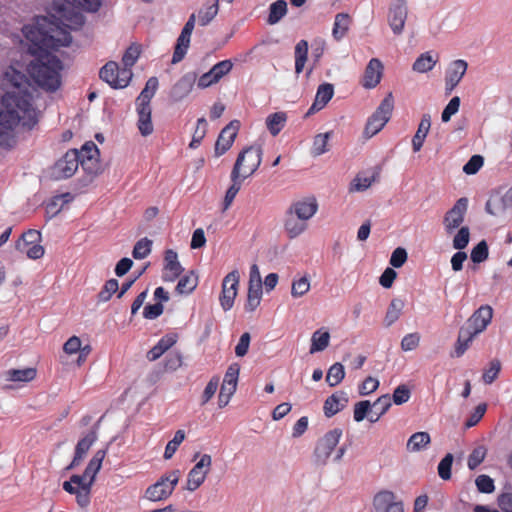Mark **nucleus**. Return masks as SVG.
<instances>
[{
  "mask_svg": "<svg viewBox=\"0 0 512 512\" xmlns=\"http://www.w3.org/2000/svg\"><path fill=\"white\" fill-rule=\"evenodd\" d=\"M72 42L70 26L55 16H34V84L53 93L62 84L63 62L56 55Z\"/></svg>",
  "mask_w": 512,
  "mask_h": 512,
  "instance_id": "1",
  "label": "nucleus"
},
{
  "mask_svg": "<svg viewBox=\"0 0 512 512\" xmlns=\"http://www.w3.org/2000/svg\"><path fill=\"white\" fill-rule=\"evenodd\" d=\"M26 72L10 66L4 74L3 84L11 90L0 95V147L11 148L15 143L14 128L27 115L30 118L32 94V60L26 62Z\"/></svg>",
  "mask_w": 512,
  "mask_h": 512,
  "instance_id": "2",
  "label": "nucleus"
},
{
  "mask_svg": "<svg viewBox=\"0 0 512 512\" xmlns=\"http://www.w3.org/2000/svg\"><path fill=\"white\" fill-rule=\"evenodd\" d=\"M100 152L93 141L84 143L80 150L69 149L53 165L46 169V175L51 180H64L71 178L79 166L91 182L102 172L100 163Z\"/></svg>",
  "mask_w": 512,
  "mask_h": 512,
  "instance_id": "3",
  "label": "nucleus"
},
{
  "mask_svg": "<svg viewBox=\"0 0 512 512\" xmlns=\"http://www.w3.org/2000/svg\"><path fill=\"white\" fill-rule=\"evenodd\" d=\"M262 154L260 146H249L243 149L235 161L230 178L245 180L251 177L262 162Z\"/></svg>",
  "mask_w": 512,
  "mask_h": 512,
  "instance_id": "4",
  "label": "nucleus"
},
{
  "mask_svg": "<svg viewBox=\"0 0 512 512\" xmlns=\"http://www.w3.org/2000/svg\"><path fill=\"white\" fill-rule=\"evenodd\" d=\"M181 478V471L173 469L164 473L154 484L147 487L145 498L158 502L168 499L175 490Z\"/></svg>",
  "mask_w": 512,
  "mask_h": 512,
  "instance_id": "5",
  "label": "nucleus"
},
{
  "mask_svg": "<svg viewBox=\"0 0 512 512\" xmlns=\"http://www.w3.org/2000/svg\"><path fill=\"white\" fill-rule=\"evenodd\" d=\"M394 109V98L388 93L377 107L376 111L368 118L364 129V136L371 138L380 132L391 118Z\"/></svg>",
  "mask_w": 512,
  "mask_h": 512,
  "instance_id": "6",
  "label": "nucleus"
},
{
  "mask_svg": "<svg viewBox=\"0 0 512 512\" xmlns=\"http://www.w3.org/2000/svg\"><path fill=\"white\" fill-rule=\"evenodd\" d=\"M133 73L130 69L120 68L115 61L107 62L99 71L101 80L114 89H122L129 85Z\"/></svg>",
  "mask_w": 512,
  "mask_h": 512,
  "instance_id": "7",
  "label": "nucleus"
},
{
  "mask_svg": "<svg viewBox=\"0 0 512 512\" xmlns=\"http://www.w3.org/2000/svg\"><path fill=\"white\" fill-rule=\"evenodd\" d=\"M342 436V430L335 428L328 431L319 441L314 450L315 462L319 465H325L337 446Z\"/></svg>",
  "mask_w": 512,
  "mask_h": 512,
  "instance_id": "8",
  "label": "nucleus"
},
{
  "mask_svg": "<svg viewBox=\"0 0 512 512\" xmlns=\"http://www.w3.org/2000/svg\"><path fill=\"white\" fill-rule=\"evenodd\" d=\"M468 209V199L459 198L453 207L449 209L443 217V226L447 234L453 233L457 228L461 227L464 222Z\"/></svg>",
  "mask_w": 512,
  "mask_h": 512,
  "instance_id": "9",
  "label": "nucleus"
},
{
  "mask_svg": "<svg viewBox=\"0 0 512 512\" xmlns=\"http://www.w3.org/2000/svg\"><path fill=\"white\" fill-rule=\"evenodd\" d=\"M240 275L237 270L228 273L222 281V291L219 297L221 307L228 311L233 307L238 293Z\"/></svg>",
  "mask_w": 512,
  "mask_h": 512,
  "instance_id": "10",
  "label": "nucleus"
},
{
  "mask_svg": "<svg viewBox=\"0 0 512 512\" xmlns=\"http://www.w3.org/2000/svg\"><path fill=\"white\" fill-rule=\"evenodd\" d=\"M407 15V0H393L388 10V24L395 35L403 32Z\"/></svg>",
  "mask_w": 512,
  "mask_h": 512,
  "instance_id": "11",
  "label": "nucleus"
},
{
  "mask_svg": "<svg viewBox=\"0 0 512 512\" xmlns=\"http://www.w3.org/2000/svg\"><path fill=\"white\" fill-rule=\"evenodd\" d=\"M196 15L192 13L188 21L185 23L174 48V53L172 56V63L176 64L182 61L188 51L190 46V38L195 27Z\"/></svg>",
  "mask_w": 512,
  "mask_h": 512,
  "instance_id": "12",
  "label": "nucleus"
},
{
  "mask_svg": "<svg viewBox=\"0 0 512 512\" xmlns=\"http://www.w3.org/2000/svg\"><path fill=\"white\" fill-rule=\"evenodd\" d=\"M372 505L376 512H404L403 503L396 501L395 494L389 490L376 493Z\"/></svg>",
  "mask_w": 512,
  "mask_h": 512,
  "instance_id": "13",
  "label": "nucleus"
},
{
  "mask_svg": "<svg viewBox=\"0 0 512 512\" xmlns=\"http://www.w3.org/2000/svg\"><path fill=\"white\" fill-rule=\"evenodd\" d=\"M493 317V309L489 305L480 306L468 319L464 328L469 329L475 335L483 332Z\"/></svg>",
  "mask_w": 512,
  "mask_h": 512,
  "instance_id": "14",
  "label": "nucleus"
},
{
  "mask_svg": "<svg viewBox=\"0 0 512 512\" xmlns=\"http://www.w3.org/2000/svg\"><path fill=\"white\" fill-rule=\"evenodd\" d=\"M240 128L239 120H232L220 132L215 144V154L221 156L232 146Z\"/></svg>",
  "mask_w": 512,
  "mask_h": 512,
  "instance_id": "15",
  "label": "nucleus"
},
{
  "mask_svg": "<svg viewBox=\"0 0 512 512\" xmlns=\"http://www.w3.org/2000/svg\"><path fill=\"white\" fill-rule=\"evenodd\" d=\"M468 64L465 60L458 59L450 63L445 75L446 94H450L460 83L467 71Z\"/></svg>",
  "mask_w": 512,
  "mask_h": 512,
  "instance_id": "16",
  "label": "nucleus"
},
{
  "mask_svg": "<svg viewBox=\"0 0 512 512\" xmlns=\"http://www.w3.org/2000/svg\"><path fill=\"white\" fill-rule=\"evenodd\" d=\"M197 80V74L195 72H188L184 74L178 81L172 86L170 91V98L174 102H179L187 97L193 89V86Z\"/></svg>",
  "mask_w": 512,
  "mask_h": 512,
  "instance_id": "17",
  "label": "nucleus"
},
{
  "mask_svg": "<svg viewBox=\"0 0 512 512\" xmlns=\"http://www.w3.org/2000/svg\"><path fill=\"white\" fill-rule=\"evenodd\" d=\"M183 272V268L178 261V254L168 249L164 256L163 280L165 282H174Z\"/></svg>",
  "mask_w": 512,
  "mask_h": 512,
  "instance_id": "18",
  "label": "nucleus"
},
{
  "mask_svg": "<svg viewBox=\"0 0 512 512\" xmlns=\"http://www.w3.org/2000/svg\"><path fill=\"white\" fill-rule=\"evenodd\" d=\"M383 65L377 58H372L365 68L363 76V87L367 89L375 88L381 81Z\"/></svg>",
  "mask_w": 512,
  "mask_h": 512,
  "instance_id": "19",
  "label": "nucleus"
},
{
  "mask_svg": "<svg viewBox=\"0 0 512 512\" xmlns=\"http://www.w3.org/2000/svg\"><path fill=\"white\" fill-rule=\"evenodd\" d=\"M97 440V433L95 431H90L83 438H81L75 447V453L71 464L68 466V469L74 468L78 466L81 461L84 459L85 455L91 448V446Z\"/></svg>",
  "mask_w": 512,
  "mask_h": 512,
  "instance_id": "20",
  "label": "nucleus"
},
{
  "mask_svg": "<svg viewBox=\"0 0 512 512\" xmlns=\"http://www.w3.org/2000/svg\"><path fill=\"white\" fill-rule=\"evenodd\" d=\"M348 403L347 394L343 391H338L329 396L323 406L324 414L330 418L343 410Z\"/></svg>",
  "mask_w": 512,
  "mask_h": 512,
  "instance_id": "21",
  "label": "nucleus"
},
{
  "mask_svg": "<svg viewBox=\"0 0 512 512\" xmlns=\"http://www.w3.org/2000/svg\"><path fill=\"white\" fill-rule=\"evenodd\" d=\"M334 95V87L330 83L319 85L313 104L309 108L307 114H313L323 109Z\"/></svg>",
  "mask_w": 512,
  "mask_h": 512,
  "instance_id": "22",
  "label": "nucleus"
},
{
  "mask_svg": "<svg viewBox=\"0 0 512 512\" xmlns=\"http://www.w3.org/2000/svg\"><path fill=\"white\" fill-rule=\"evenodd\" d=\"M136 111L138 115L137 127L141 135L149 136L154 130L151 120V105L136 104Z\"/></svg>",
  "mask_w": 512,
  "mask_h": 512,
  "instance_id": "23",
  "label": "nucleus"
},
{
  "mask_svg": "<svg viewBox=\"0 0 512 512\" xmlns=\"http://www.w3.org/2000/svg\"><path fill=\"white\" fill-rule=\"evenodd\" d=\"M12 41L19 46L22 54L32 56V25H24L20 33L12 35Z\"/></svg>",
  "mask_w": 512,
  "mask_h": 512,
  "instance_id": "24",
  "label": "nucleus"
},
{
  "mask_svg": "<svg viewBox=\"0 0 512 512\" xmlns=\"http://www.w3.org/2000/svg\"><path fill=\"white\" fill-rule=\"evenodd\" d=\"M317 208L316 200L311 198L294 203L291 212H293L299 220L306 221L316 213Z\"/></svg>",
  "mask_w": 512,
  "mask_h": 512,
  "instance_id": "25",
  "label": "nucleus"
},
{
  "mask_svg": "<svg viewBox=\"0 0 512 512\" xmlns=\"http://www.w3.org/2000/svg\"><path fill=\"white\" fill-rule=\"evenodd\" d=\"M177 342L176 334H167L163 336L155 346L147 352V359L155 361L160 358L168 349Z\"/></svg>",
  "mask_w": 512,
  "mask_h": 512,
  "instance_id": "26",
  "label": "nucleus"
},
{
  "mask_svg": "<svg viewBox=\"0 0 512 512\" xmlns=\"http://www.w3.org/2000/svg\"><path fill=\"white\" fill-rule=\"evenodd\" d=\"M431 127V117L429 114H424L418 125V129L412 138V148L414 152H419L424 144V141L429 133Z\"/></svg>",
  "mask_w": 512,
  "mask_h": 512,
  "instance_id": "27",
  "label": "nucleus"
},
{
  "mask_svg": "<svg viewBox=\"0 0 512 512\" xmlns=\"http://www.w3.org/2000/svg\"><path fill=\"white\" fill-rule=\"evenodd\" d=\"M219 1L211 0L204 4L203 8L198 11V20L201 26L208 25L218 14Z\"/></svg>",
  "mask_w": 512,
  "mask_h": 512,
  "instance_id": "28",
  "label": "nucleus"
},
{
  "mask_svg": "<svg viewBox=\"0 0 512 512\" xmlns=\"http://www.w3.org/2000/svg\"><path fill=\"white\" fill-rule=\"evenodd\" d=\"M351 23V18L346 13H338L335 16V21L332 29L333 38L340 41L348 32Z\"/></svg>",
  "mask_w": 512,
  "mask_h": 512,
  "instance_id": "29",
  "label": "nucleus"
},
{
  "mask_svg": "<svg viewBox=\"0 0 512 512\" xmlns=\"http://www.w3.org/2000/svg\"><path fill=\"white\" fill-rule=\"evenodd\" d=\"M288 11L287 2L285 0H277L270 4L269 14L266 22L269 25L277 24Z\"/></svg>",
  "mask_w": 512,
  "mask_h": 512,
  "instance_id": "30",
  "label": "nucleus"
},
{
  "mask_svg": "<svg viewBox=\"0 0 512 512\" xmlns=\"http://www.w3.org/2000/svg\"><path fill=\"white\" fill-rule=\"evenodd\" d=\"M286 122L287 115L285 112H275L266 118L267 129L273 136H277L281 132Z\"/></svg>",
  "mask_w": 512,
  "mask_h": 512,
  "instance_id": "31",
  "label": "nucleus"
},
{
  "mask_svg": "<svg viewBox=\"0 0 512 512\" xmlns=\"http://www.w3.org/2000/svg\"><path fill=\"white\" fill-rule=\"evenodd\" d=\"M329 341L330 334L327 330L322 328L315 331L311 337L310 353L313 354L325 350L329 345Z\"/></svg>",
  "mask_w": 512,
  "mask_h": 512,
  "instance_id": "32",
  "label": "nucleus"
},
{
  "mask_svg": "<svg viewBox=\"0 0 512 512\" xmlns=\"http://www.w3.org/2000/svg\"><path fill=\"white\" fill-rule=\"evenodd\" d=\"M158 79L157 77H150L146 84L144 89L141 91L139 96L136 99V104H144V105H150L151 99L154 97L157 89H158Z\"/></svg>",
  "mask_w": 512,
  "mask_h": 512,
  "instance_id": "33",
  "label": "nucleus"
},
{
  "mask_svg": "<svg viewBox=\"0 0 512 512\" xmlns=\"http://www.w3.org/2000/svg\"><path fill=\"white\" fill-rule=\"evenodd\" d=\"M476 335L470 332L469 329L461 328L459 331L458 339L455 345V356H462L469 348L470 343Z\"/></svg>",
  "mask_w": 512,
  "mask_h": 512,
  "instance_id": "34",
  "label": "nucleus"
},
{
  "mask_svg": "<svg viewBox=\"0 0 512 512\" xmlns=\"http://www.w3.org/2000/svg\"><path fill=\"white\" fill-rule=\"evenodd\" d=\"M295 72L300 74L305 66L308 55V42L300 40L295 46Z\"/></svg>",
  "mask_w": 512,
  "mask_h": 512,
  "instance_id": "35",
  "label": "nucleus"
},
{
  "mask_svg": "<svg viewBox=\"0 0 512 512\" xmlns=\"http://www.w3.org/2000/svg\"><path fill=\"white\" fill-rule=\"evenodd\" d=\"M430 441V435L427 432H416L410 436L406 447L408 451L416 452L426 447Z\"/></svg>",
  "mask_w": 512,
  "mask_h": 512,
  "instance_id": "36",
  "label": "nucleus"
},
{
  "mask_svg": "<svg viewBox=\"0 0 512 512\" xmlns=\"http://www.w3.org/2000/svg\"><path fill=\"white\" fill-rule=\"evenodd\" d=\"M403 308L404 302L399 298H395L390 302L384 319L387 327L391 326L399 319Z\"/></svg>",
  "mask_w": 512,
  "mask_h": 512,
  "instance_id": "37",
  "label": "nucleus"
},
{
  "mask_svg": "<svg viewBox=\"0 0 512 512\" xmlns=\"http://www.w3.org/2000/svg\"><path fill=\"white\" fill-rule=\"evenodd\" d=\"M437 58H433L430 52L422 53L414 62L413 70L419 73H425L434 68Z\"/></svg>",
  "mask_w": 512,
  "mask_h": 512,
  "instance_id": "38",
  "label": "nucleus"
},
{
  "mask_svg": "<svg viewBox=\"0 0 512 512\" xmlns=\"http://www.w3.org/2000/svg\"><path fill=\"white\" fill-rule=\"evenodd\" d=\"M197 285L198 277L191 271L180 278L176 286V291L180 294H189L194 291Z\"/></svg>",
  "mask_w": 512,
  "mask_h": 512,
  "instance_id": "39",
  "label": "nucleus"
},
{
  "mask_svg": "<svg viewBox=\"0 0 512 512\" xmlns=\"http://www.w3.org/2000/svg\"><path fill=\"white\" fill-rule=\"evenodd\" d=\"M71 200L72 195L70 193L56 195L47 202L46 212L51 215H56L61 211L63 205L70 202Z\"/></svg>",
  "mask_w": 512,
  "mask_h": 512,
  "instance_id": "40",
  "label": "nucleus"
},
{
  "mask_svg": "<svg viewBox=\"0 0 512 512\" xmlns=\"http://www.w3.org/2000/svg\"><path fill=\"white\" fill-rule=\"evenodd\" d=\"M332 135V132H326V133H320L317 134L313 139V146H312V155L313 156H320L324 153H326L328 148V141Z\"/></svg>",
  "mask_w": 512,
  "mask_h": 512,
  "instance_id": "41",
  "label": "nucleus"
},
{
  "mask_svg": "<svg viewBox=\"0 0 512 512\" xmlns=\"http://www.w3.org/2000/svg\"><path fill=\"white\" fill-rule=\"evenodd\" d=\"M345 377L344 367L341 363L333 364L326 375V382L330 387H335L342 382Z\"/></svg>",
  "mask_w": 512,
  "mask_h": 512,
  "instance_id": "42",
  "label": "nucleus"
},
{
  "mask_svg": "<svg viewBox=\"0 0 512 512\" xmlns=\"http://www.w3.org/2000/svg\"><path fill=\"white\" fill-rule=\"evenodd\" d=\"M32 229L23 232L20 239L16 242V250L24 253L27 258L32 259Z\"/></svg>",
  "mask_w": 512,
  "mask_h": 512,
  "instance_id": "43",
  "label": "nucleus"
},
{
  "mask_svg": "<svg viewBox=\"0 0 512 512\" xmlns=\"http://www.w3.org/2000/svg\"><path fill=\"white\" fill-rule=\"evenodd\" d=\"M185 432L183 430H177L172 440H170L164 451V459L168 460L173 457L180 444L185 440Z\"/></svg>",
  "mask_w": 512,
  "mask_h": 512,
  "instance_id": "44",
  "label": "nucleus"
},
{
  "mask_svg": "<svg viewBox=\"0 0 512 512\" xmlns=\"http://www.w3.org/2000/svg\"><path fill=\"white\" fill-rule=\"evenodd\" d=\"M306 227L305 221L299 220L298 218L296 219L293 216L289 217L285 222V229L290 238L299 236Z\"/></svg>",
  "mask_w": 512,
  "mask_h": 512,
  "instance_id": "45",
  "label": "nucleus"
},
{
  "mask_svg": "<svg viewBox=\"0 0 512 512\" xmlns=\"http://www.w3.org/2000/svg\"><path fill=\"white\" fill-rule=\"evenodd\" d=\"M262 298V288L248 287L247 300L245 303V310L253 312L260 305Z\"/></svg>",
  "mask_w": 512,
  "mask_h": 512,
  "instance_id": "46",
  "label": "nucleus"
},
{
  "mask_svg": "<svg viewBox=\"0 0 512 512\" xmlns=\"http://www.w3.org/2000/svg\"><path fill=\"white\" fill-rule=\"evenodd\" d=\"M119 289V283L116 279H109L105 282L101 291L98 293L99 302H107L111 299L112 295Z\"/></svg>",
  "mask_w": 512,
  "mask_h": 512,
  "instance_id": "47",
  "label": "nucleus"
},
{
  "mask_svg": "<svg viewBox=\"0 0 512 512\" xmlns=\"http://www.w3.org/2000/svg\"><path fill=\"white\" fill-rule=\"evenodd\" d=\"M206 477L205 472L191 469L187 475L186 489L191 492L197 490L204 483Z\"/></svg>",
  "mask_w": 512,
  "mask_h": 512,
  "instance_id": "48",
  "label": "nucleus"
},
{
  "mask_svg": "<svg viewBox=\"0 0 512 512\" xmlns=\"http://www.w3.org/2000/svg\"><path fill=\"white\" fill-rule=\"evenodd\" d=\"M231 181H232V184L227 189L225 197H224V210L228 209L231 206L236 195L240 191L244 180L241 178H231Z\"/></svg>",
  "mask_w": 512,
  "mask_h": 512,
  "instance_id": "49",
  "label": "nucleus"
},
{
  "mask_svg": "<svg viewBox=\"0 0 512 512\" xmlns=\"http://www.w3.org/2000/svg\"><path fill=\"white\" fill-rule=\"evenodd\" d=\"M152 241L148 238H142L136 242L132 255L135 259H144L151 252Z\"/></svg>",
  "mask_w": 512,
  "mask_h": 512,
  "instance_id": "50",
  "label": "nucleus"
},
{
  "mask_svg": "<svg viewBox=\"0 0 512 512\" xmlns=\"http://www.w3.org/2000/svg\"><path fill=\"white\" fill-rule=\"evenodd\" d=\"M391 406V398L389 395H383L379 397L372 405L371 408L374 410H377V413L375 414V418L371 419V422H376L379 420V418L387 412V410Z\"/></svg>",
  "mask_w": 512,
  "mask_h": 512,
  "instance_id": "51",
  "label": "nucleus"
},
{
  "mask_svg": "<svg viewBox=\"0 0 512 512\" xmlns=\"http://www.w3.org/2000/svg\"><path fill=\"white\" fill-rule=\"evenodd\" d=\"M140 47L137 45L129 46L122 57L123 68L131 70V67L136 63L140 56Z\"/></svg>",
  "mask_w": 512,
  "mask_h": 512,
  "instance_id": "52",
  "label": "nucleus"
},
{
  "mask_svg": "<svg viewBox=\"0 0 512 512\" xmlns=\"http://www.w3.org/2000/svg\"><path fill=\"white\" fill-rule=\"evenodd\" d=\"M232 68H233L232 61L229 59H226V60H222V61L216 63L215 65H213V67L210 69V71L213 73L214 77L219 82L224 76H226L227 74H229L231 72Z\"/></svg>",
  "mask_w": 512,
  "mask_h": 512,
  "instance_id": "53",
  "label": "nucleus"
},
{
  "mask_svg": "<svg viewBox=\"0 0 512 512\" xmlns=\"http://www.w3.org/2000/svg\"><path fill=\"white\" fill-rule=\"evenodd\" d=\"M7 380L13 382H27L32 380V368L22 370L12 369L6 372Z\"/></svg>",
  "mask_w": 512,
  "mask_h": 512,
  "instance_id": "54",
  "label": "nucleus"
},
{
  "mask_svg": "<svg viewBox=\"0 0 512 512\" xmlns=\"http://www.w3.org/2000/svg\"><path fill=\"white\" fill-rule=\"evenodd\" d=\"M470 239V230L467 226L459 228L457 234L453 239V247L457 250H462L467 247Z\"/></svg>",
  "mask_w": 512,
  "mask_h": 512,
  "instance_id": "55",
  "label": "nucleus"
},
{
  "mask_svg": "<svg viewBox=\"0 0 512 512\" xmlns=\"http://www.w3.org/2000/svg\"><path fill=\"white\" fill-rule=\"evenodd\" d=\"M310 289V282L306 276L294 280L291 287V295L294 298L305 295Z\"/></svg>",
  "mask_w": 512,
  "mask_h": 512,
  "instance_id": "56",
  "label": "nucleus"
},
{
  "mask_svg": "<svg viewBox=\"0 0 512 512\" xmlns=\"http://www.w3.org/2000/svg\"><path fill=\"white\" fill-rule=\"evenodd\" d=\"M486 449L483 446H478L470 453L468 457V467L470 470L476 469L485 459Z\"/></svg>",
  "mask_w": 512,
  "mask_h": 512,
  "instance_id": "57",
  "label": "nucleus"
},
{
  "mask_svg": "<svg viewBox=\"0 0 512 512\" xmlns=\"http://www.w3.org/2000/svg\"><path fill=\"white\" fill-rule=\"evenodd\" d=\"M453 463V455L448 453L438 464V475L443 480L451 479V468Z\"/></svg>",
  "mask_w": 512,
  "mask_h": 512,
  "instance_id": "58",
  "label": "nucleus"
},
{
  "mask_svg": "<svg viewBox=\"0 0 512 512\" xmlns=\"http://www.w3.org/2000/svg\"><path fill=\"white\" fill-rule=\"evenodd\" d=\"M239 372H240L239 365L237 363L231 364L225 373L222 385H227L229 387H233L236 389Z\"/></svg>",
  "mask_w": 512,
  "mask_h": 512,
  "instance_id": "59",
  "label": "nucleus"
},
{
  "mask_svg": "<svg viewBox=\"0 0 512 512\" xmlns=\"http://www.w3.org/2000/svg\"><path fill=\"white\" fill-rule=\"evenodd\" d=\"M488 254V245L483 240L472 249L470 257L474 263H481L488 258Z\"/></svg>",
  "mask_w": 512,
  "mask_h": 512,
  "instance_id": "60",
  "label": "nucleus"
},
{
  "mask_svg": "<svg viewBox=\"0 0 512 512\" xmlns=\"http://www.w3.org/2000/svg\"><path fill=\"white\" fill-rule=\"evenodd\" d=\"M476 487L481 493H492L495 489L493 479L485 474L479 475L475 480Z\"/></svg>",
  "mask_w": 512,
  "mask_h": 512,
  "instance_id": "61",
  "label": "nucleus"
},
{
  "mask_svg": "<svg viewBox=\"0 0 512 512\" xmlns=\"http://www.w3.org/2000/svg\"><path fill=\"white\" fill-rule=\"evenodd\" d=\"M420 334L418 332L409 333L401 340V349L405 352L412 351L419 346Z\"/></svg>",
  "mask_w": 512,
  "mask_h": 512,
  "instance_id": "62",
  "label": "nucleus"
},
{
  "mask_svg": "<svg viewBox=\"0 0 512 512\" xmlns=\"http://www.w3.org/2000/svg\"><path fill=\"white\" fill-rule=\"evenodd\" d=\"M484 159L481 155H473L463 166V172L467 175L476 174L483 166Z\"/></svg>",
  "mask_w": 512,
  "mask_h": 512,
  "instance_id": "63",
  "label": "nucleus"
},
{
  "mask_svg": "<svg viewBox=\"0 0 512 512\" xmlns=\"http://www.w3.org/2000/svg\"><path fill=\"white\" fill-rule=\"evenodd\" d=\"M410 396H411L410 389L406 385L402 384V385H399L394 390L392 399L396 405H401V404L408 402V400L410 399Z\"/></svg>",
  "mask_w": 512,
  "mask_h": 512,
  "instance_id": "64",
  "label": "nucleus"
}]
</instances>
